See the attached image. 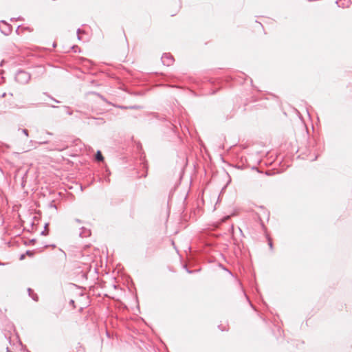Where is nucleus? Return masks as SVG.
I'll return each instance as SVG.
<instances>
[{
  "mask_svg": "<svg viewBox=\"0 0 352 352\" xmlns=\"http://www.w3.org/2000/svg\"><path fill=\"white\" fill-rule=\"evenodd\" d=\"M239 231H240L241 234H242V230H241V229L239 228Z\"/></svg>",
  "mask_w": 352,
  "mask_h": 352,
  "instance_id": "35",
  "label": "nucleus"
},
{
  "mask_svg": "<svg viewBox=\"0 0 352 352\" xmlns=\"http://www.w3.org/2000/svg\"><path fill=\"white\" fill-rule=\"evenodd\" d=\"M28 295L32 298L33 300L37 302L38 300V296L35 294L31 288L28 289Z\"/></svg>",
  "mask_w": 352,
  "mask_h": 352,
  "instance_id": "6",
  "label": "nucleus"
},
{
  "mask_svg": "<svg viewBox=\"0 0 352 352\" xmlns=\"http://www.w3.org/2000/svg\"><path fill=\"white\" fill-rule=\"evenodd\" d=\"M229 232H230L232 234H233V232H234V226H233V225H231V226H230V228H229Z\"/></svg>",
  "mask_w": 352,
  "mask_h": 352,
  "instance_id": "22",
  "label": "nucleus"
},
{
  "mask_svg": "<svg viewBox=\"0 0 352 352\" xmlns=\"http://www.w3.org/2000/svg\"><path fill=\"white\" fill-rule=\"evenodd\" d=\"M4 265V263H2L0 262V265Z\"/></svg>",
  "mask_w": 352,
  "mask_h": 352,
  "instance_id": "39",
  "label": "nucleus"
},
{
  "mask_svg": "<svg viewBox=\"0 0 352 352\" xmlns=\"http://www.w3.org/2000/svg\"><path fill=\"white\" fill-rule=\"evenodd\" d=\"M30 78V74L23 69H19L15 74V80L22 85L27 84Z\"/></svg>",
  "mask_w": 352,
  "mask_h": 352,
  "instance_id": "1",
  "label": "nucleus"
},
{
  "mask_svg": "<svg viewBox=\"0 0 352 352\" xmlns=\"http://www.w3.org/2000/svg\"><path fill=\"white\" fill-rule=\"evenodd\" d=\"M142 107L140 105H131V106H128V109H142Z\"/></svg>",
  "mask_w": 352,
  "mask_h": 352,
  "instance_id": "16",
  "label": "nucleus"
},
{
  "mask_svg": "<svg viewBox=\"0 0 352 352\" xmlns=\"http://www.w3.org/2000/svg\"><path fill=\"white\" fill-rule=\"evenodd\" d=\"M0 31L6 36H8L12 33V26L4 20L0 21Z\"/></svg>",
  "mask_w": 352,
  "mask_h": 352,
  "instance_id": "2",
  "label": "nucleus"
},
{
  "mask_svg": "<svg viewBox=\"0 0 352 352\" xmlns=\"http://www.w3.org/2000/svg\"><path fill=\"white\" fill-rule=\"evenodd\" d=\"M69 303L70 305H72L75 307V301L74 300H70Z\"/></svg>",
  "mask_w": 352,
  "mask_h": 352,
  "instance_id": "23",
  "label": "nucleus"
},
{
  "mask_svg": "<svg viewBox=\"0 0 352 352\" xmlns=\"http://www.w3.org/2000/svg\"><path fill=\"white\" fill-rule=\"evenodd\" d=\"M75 221L77 222V223H81V220L79 219H76Z\"/></svg>",
  "mask_w": 352,
  "mask_h": 352,
  "instance_id": "26",
  "label": "nucleus"
},
{
  "mask_svg": "<svg viewBox=\"0 0 352 352\" xmlns=\"http://www.w3.org/2000/svg\"><path fill=\"white\" fill-rule=\"evenodd\" d=\"M16 19L17 20H22L23 19H22V17L19 16V17L16 18Z\"/></svg>",
  "mask_w": 352,
  "mask_h": 352,
  "instance_id": "32",
  "label": "nucleus"
},
{
  "mask_svg": "<svg viewBox=\"0 0 352 352\" xmlns=\"http://www.w3.org/2000/svg\"><path fill=\"white\" fill-rule=\"evenodd\" d=\"M340 1L342 2L341 4H339L338 0L336 1V3L338 6V7L348 8L351 3V0H340Z\"/></svg>",
  "mask_w": 352,
  "mask_h": 352,
  "instance_id": "5",
  "label": "nucleus"
},
{
  "mask_svg": "<svg viewBox=\"0 0 352 352\" xmlns=\"http://www.w3.org/2000/svg\"><path fill=\"white\" fill-rule=\"evenodd\" d=\"M77 48L78 47L77 46H73L72 48L74 49V48Z\"/></svg>",
  "mask_w": 352,
  "mask_h": 352,
  "instance_id": "37",
  "label": "nucleus"
},
{
  "mask_svg": "<svg viewBox=\"0 0 352 352\" xmlns=\"http://www.w3.org/2000/svg\"><path fill=\"white\" fill-rule=\"evenodd\" d=\"M229 218H230V217H229V216H226V217H223V220H227V219H228Z\"/></svg>",
  "mask_w": 352,
  "mask_h": 352,
  "instance_id": "27",
  "label": "nucleus"
},
{
  "mask_svg": "<svg viewBox=\"0 0 352 352\" xmlns=\"http://www.w3.org/2000/svg\"><path fill=\"white\" fill-rule=\"evenodd\" d=\"M16 20H17V19H16V18H12V19H10V21H16Z\"/></svg>",
  "mask_w": 352,
  "mask_h": 352,
  "instance_id": "29",
  "label": "nucleus"
},
{
  "mask_svg": "<svg viewBox=\"0 0 352 352\" xmlns=\"http://www.w3.org/2000/svg\"><path fill=\"white\" fill-rule=\"evenodd\" d=\"M43 94L46 95L47 97H49L51 100H52L53 101H54L56 103H60V102L56 99H55L54 98H53L52 96H51L50 95L47 94V93H43Z\"/></svg>",
  "mask_w": 352,
  "mask_h": 352,
  "instance_id": "17",
  "label": "nucleus"
},
{
  "mask_svg": "<svg viewBox=\"0 0 352 352\" xmlns=\"http://www.w3.org/2000/svg\"><path fill=\"white\" fill-rule=\"evenodd\" d=\"M36 241L35 239H32L29 240L28 241H25L24 244L25 245H34Z\"/></svg>",
  "mask_w": 352,
  "mask_h": 352,
  "instance_id": "13",
  "label": "nucleus"
},
{
  "mask_svg": "<svg viewBox=\"0 0 352 352\" xmlns=\"http://www.w3.org/2000/svg\"><path fill=\"white\" fill-rule=\"evenodd\" d=\"M64 109H65V112L67 115H72L73 114V111L72 110H70V108L67 106H64Z\"/></svg>",
  "mask_w": 352,
  "mask_h": 352,
  "instance_id": "15",
  "label": "nucleus"
},
{
  "mask_svg": "<svg viewBox=\"0 0 352 352\" xmlns=\"http://www.w3.org/2000/svg\"><path fill=\"white\" fill-rule=\"evenodd\" d=\"M50 107H52V108H58V107L55 106V105H50Z\"/></svg>",
  "mask_w": 352,
  "mask_h": 352,
  "instance_id": "31",
  "label": "nucleus"
},
{
  "mask_svg": "<svg viewBox=\"0 0 352 352\" xmlns=\"http://www.w3.org/2000/svg\"><path fill=\"white\" fill-rule=\"evenodd\" d=\"M25 256H28L30 257H33L35 254L34 250H27L25 253Z\"/></svg>",
  "mask_w": 352,
  "mask_h": 352,
  "instance_id": "11",
  "label": "nucleus"
},
{
  "mask_svg": "<svg viewBox=\"0 0 352 352\" xmlns=\"http://www.w3.org/2000/svg\"><path fill=\"white\" fill-rule=\"evenodd\" d=\"M60 251L63 252L64 256L66 257V253L64 251H63L62 250H60Z\"/></svg>",
  "mask_w": 352,
  "mask_h": 352,
  "instance_id": "28",
  "label": "nucleus"
},
{
  "mask_svg": "<svg viewBox=\"0 0 352 352\" xmlns=\"http://www.w3.org/2000/svg\"><path fill=\"white\" fill-rule=\"evenodd\" d=\"M162 63L164 65L170 66L174 62L173 56L169 53H164L161 58Z\"/></svg>",
  "mask_w": 352,
  "mask_h": 352,
  "instance_id": "3",
  "label": "nucleus"
},
{
  "mask_svg": "<svg viewBox=\"0 0 352 352\" xmlns=\"http://www.w3.org/2000/svg\"><path fill=\"white\" fill-rule=\"evenodd\" d=\"M25 253H24V254H21V256H20V257H19V259H20L21 261H22V260L25 259Z\"/></svg>",
  "mask_w": 352,
  "mask_h": 352,
  "instance_id": "24",
  "label": "nucleus"
},
{
  "mask_svg": "<svg viewBox=\"0 0 352 352\" xmlns=\"http://www.w3.org/2000/svg\"><path fill=\"white\" fill-rule=\"evenodd\" d=\"M153 115L154 116V117H155V118H157V119H160V116H159V115H158V113H153Z\"/></svg>",
  "mask_w": 352,
  "mask_h": 352,
  "instance_id": "25",
  "label": "nucleus"
},
{
  "mask_svg": "<svg viewBox=\"0 0 352 352\" xmlns=\"http://www.w3.org/2000/svg\"><path fill=\"white\" fill-rule=\"evenodd\" d=\"M97 120L96 124L100 125L105 123V120L102 118H94Z\"/></svg>",
  "mask_w": 352,
  "mask_h": 352,
  "instance_id": "12",
  "label": "nucleus"
},
{
  "mask_svg": "<svg viewBox=\"0 0 352 352\" xmlns=\"http://www.w3.org/2000/svg\"><path fill=\"white\" fill-rule=\"evenodd\" d=\"M107 171L108 172V175L111 174V172H109V170H107Z\"/></svg>",
  "mask_w": 352,
  "mask_h": 352,
  "instance_id": "36",
  "label": "nucleus"
},
{
  "mask_svg": "<svg viewBox=\"0 0 352 352\" xmlns=\"http://www.w3.org/2000/svg\"><path fill=\"white\" fill-rule=\"evenodd\" d=\"M49 223H46L44 226L43 230L41 232V234L43 236H46L48 234V230H47V228L48 227Z\"/></svg>",
  "mask_w": 352,
  "mask_h": 352,
  "instance_id": "10",
  "label": "nucleus"
},
{
  "mask_svg": "<svg viewBox=\"0 0 352 352\" xmlns=\"http://www.w3.org/2000/svg\"><path fill=\"white\" fill-rule=\"evenodd\" d=\"M51 246H52V247H53V248H55V247H56V245H52Z\"/></svg>",
  "mask_w": 352,
  "mask_h": 352,
  "instance_id": "38",
  "label": "nucleus"
},
{
  "mask_svg": "<svg viewBox=\"0 0 352 352\" xmlns=\"http://www.w3.org/2000/svg\"><path fill=\"white\" fill-rule=\"evenodd\" d=\"M56 43H53V47H56Z\"/></svg>",
  "mask_w": 352,
  "mask_h": 352,
  "instance_id": "33",
  "label": "nucleus"
},
{
  "mask_svg": "<svg viewBox=\"0 0 352 352\" xmlns=\"http://www.w3.org/2000/svg\"><path fill=\"white\" fill-rule=\"evenodd\" d=\"M80 32H81V30H80V28H78V29L77 30V31H76V33H77V35H78V40H81V38H80Z\"/></svg>",
  "mask_w": 352,
  "mask_h": 352,
  "instance_id": "21",
  "label": "nucleus"
},
{
  "mask_svg": "<svg viewBox=\"0 0 352 352\" xmlns=\"http://www.w3.org/2000/svg\"><path fill=\"white\" fill-rule=\"evenodd\" d=\"M184 268L186 270V271L188 273V274H192L195 272H198L199 270H195V271H192V270H189L187 266L186 265H184Z\"/></svg>",
  "mask_w": 352,
  "mask_h": 352,
  "instance_id": "18",
  "label": "nucleus"
},
{
  "mask_svg": "<svg viewBox=\"0 0 352 352\" xmlns=\"http://www.w3.org/2000/svg\"><path fill=\"white\" fill-rule=\"evenodd\" d=\"M46 143H47V142H43L41 144H46Z\"/></svg>",
  "mask_w": 352,
  "mask_h": 352,
  "instance_id": "41",
  "label": "nucleus"
},
{
  "mask_svg": "<svg viewBox=\"0 0 352 352\" xmlns=\"http://www.w3.org/2000/svg\"><path fill=\"white\" fill-rule=\"evenodd\" d=\"M91 94H94V95H96L98 97H99L102 100L109 103V104H111V102H109L107 101V100L102 96L101 95L100 93H98V92H96V91H92L91 92Z\"/></svg>",
  "mask_w": 352,
  "mask_h": 352,
  "instance_id": "9",
  "label": "nucleus"
},
{
  "mask_svg": "<svg viewBox=\"0 0 352 352\" xmlns=\"http://www.w3.org/2000/svg\"><path fill=\"white\" fill-rule=\"evenodd\" d=\"M267 241H268V245H269L270 250L272 251L273 248H274L272 240L270 236H267Z\"/></svg>",
  "mask_w": 352,
  "mask_h": 352,
  "instance_id": "14",
  "label": "nucleus"
},
{
  "mask_svg": "<svg viewBox=\"0 0 352 352\" xmlns=\"http://www.w3.org/2000/svg\"><path fill=\"white\" fill-rule=\"evenodd\" d=\"M81 231L80 232V237H87L91 235V230L89 229H87L85 227H82L80 228Z\"/></svg>",
  "mask_w": 352,
  "mask_h": 352,
  "instance_id": "4",
  "label": "nucleus"
},
{
  "mask_svg": "<svg viewBox=\"0 0 352 352\" xmlns=\"http://www.w3.org/2000/svg\"><path fill=\"white\" fill-rule=\"evenodd\" d=\"M233 239H234V243H237V241H236V239H234V237H233Z\"/></svg>",
  "mask_w": 352,
  "mask_h": 352,
  "instance_id": "34",
  "label": "nucleus"
},
{
  "mask_svg": "<svg viewBox=\"0 0 352 352\" xmlns=\"http://www.w3.org/2000/svg\"><path fill=\"white\" fill-rule=\"evenodd\" d=\"M6 352H11V351H10V349H9V347H8V346H7V347H6Z\"/></svg>",
  "mask_w": 352,
  "mask_h": 352,
  "instance_id": "30",
  "label": "nucleus"
},
{
  "mask_svg": "<svg viewBox=\"0 0 352 352\" xmlns=\"http://www.w3.org/2000/svg\"><path fill=\"white\" fill-rule=\"evenodd\" d=\"M229 272V274H231V272H230L228 270H226Z\"/></svg>",
  "mask_w": 352,
  "mask_h": 352,
  "instance_id": "40",
  "label": "nucleus"
},
{
  "mask_svg": "<svg viewBox=\"0 0 352 352\" xmlns=\"http://www.w3.org/2000/svg\"><path fill=\"white\" fill-rule=\"evenodd\" d=\"M21 131L25 136H28V131L26 129H19V131Z\"/></svg>",
  "mask_w": 352,
  "mask_h": 352,
  "instance_id": "19",
  "label": "nucleus"
},
{
  "mask_svg": "<svg viewBox=\"0 0 352 352\" xmlns=\"http://www.w3.org/2000/svg\"><path fill=\"white\" fill-rule=\"evenodd\" d=\"M114 106L120 109H128V106H124V105H114Z\"/></svg>",
  "mask_w": 352,
  "mask_h": 352,
  "instance_id": "20",
  "label": "nucleus"
},
{
  "mask_svg": "<svg viewBox=\"0 0 352 352\" xmlns=\"http://www.w3.org/2000/svg\"><path fill=\"white\" fill-rule=\"evenodd\" d=\"M30 28L28 27H22L21 25H19L16 28V30H15V32L18 34V35H20L25 30H29Z\"/></svg>",
  "mask_w": 352,
  "mask_h": 352,
  "instance_id": "7",
  "label": "nucleus"
},
{
  "mask_svg": "<svg viewBox=\"0 0 352 352\" xmlns=\"http://www.w3.org/2000/svg\"><path fill=\"white\" fill-rule=\"evenodd\" d=\"M95 159L96 161H98V162L104 161V157L100 151H98L96 152V155H95Z\"/></svg>",
  "mask_w": 352,
  "mask_h": 352,
  "instance_id": "8",
  "label": "nucleus"
}]
</instances>
